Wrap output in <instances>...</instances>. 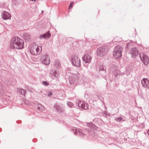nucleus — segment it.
<instances>
[{
	"label": "nucleus",
	"instance_id": "1",
	"mask_svg": "<svg viewBox=\"0 0 149 149\" xmlns=\"http://www.w3.org/2000/svg\"><path fill=\"white\" fill-rule=\"evenodd\" d=\"M24 42L20 38L18 37H13L12 38L10 44L11 48L20 49L24 47Z\"/></svg>",
	"mask_w": 149,
	"mask_h": 149
},
{
	"label": "nucleus",
	"instance_id": "2",
	"mask_svg": "<svg viewBox=\"0 0 149 149\" xmlns=\"http://www.w3.org/2000/svg\"><path fill=\"white\" fill-rule=\"evenodd\" d=\"M80 74L77 72L76 74H73L72 75L69 77V82L67 83L68 86L72 87L71 86L73 85L74 83L77 84V82L79 81Z\"/></svg>",
	"mask_w": 149,
	"mask_h": 149
},
{
	"label": "nucleus",
	"instance_id": "3",
	"mask_svg": "<svg viewBox=\"0 0 149 149\" xmlns=\"http://www.w3.org/2000/svg\"><path fill=\"white\" fill-rule=\"evenodd\" d=\"M123 49V47L120 45L116 46L113 51V57L116 59L120 58L122 56V51Z\"/></svg>",
	"mask_w": 149,
	"mask_h": 149
},
{
	"label": "nucleus",
	"instance_id": "4",
	"mask_svg": "<svg viewBox=\"0 0 149 149\" xmlns=\"http://www.w3.org/2000/svg\"><path fill=\"white\" fill-rule=\"evenodd\" d=\"M41 50V47L36 45H33L31 46L30 49L31 53L35 55L39 54Z\"/></svg>",
	"mask_w": 149,
	"mask_h": 149
},
{
	"label": "nucleus",
	"instance_id": "5",
	"mask_svg": "<svg viewBox=\"0 0 149 149\" xmlns=\"http://www.w3.org/2000/svg\"><path fill=\"white\" fill-rule=\"evenodd\" d=\"M71 63L76 67H80L81 66L80 59L78 58L77 56L76 55H73L71 58Z\"/></svg>",
	"mask_w": 149,
	"mask_h": 149
},
{
	"label": "nucleus",
	"instance_id": "6",
	"mask_svg": "<svg viewBox=\"0 0 149 149\" xmlns=\"http://www.w3.org/2000/svg\"><path fill=\"white\" fill-rule=\"evenodd\" d=\"M108 49L106 47H99L97 49V55L100 57H102L106 54Z\"/></svg>",
	"mask_w": 149,
	"mask_h": 149
},
{
	"label": "nucleus",
	"instance_id": "7",
	"mask_svg": "<svg viewBox=\"0 0 149 149\" xmlns=\"http://www.w3.org/2000/svg\"><path fill=\"white\" fill-rule=\"evenodd\" d=\"M139 57L141 61L145 65H147L149 63V58L148 56L143 53L139 54Z\"/></svg>",
	"mask_w": 149,
	"mask_h": 149
},
{
	"label": "nucleus",
	"instance_id": "8",
	"mask_svg": "<svg viewBox=\"0 0 149 149\" xmlns=\"http://www.w3.org/2000/svg\"><path fill=\"white\" fill-rule=\"evenodd\" d=\"M129 53L132 57L133 58H136L139 54L138 50L136 47L132 48L130 51Z\"/></svg>",
	"mask_w": 149,
	"mask_h": 149
},
{
	"label": "nucleus",
	"instance_id": "9",
	"mask_svg": "<svg viewBox=\"0 0 149 149\" xmlns=\"http://www.w3.org/2000/svg\"><path fill=\"white\" fill-rule=\"evenodd\" d=\"M83 61L85 63H90L92 59L91 57L90 54H86L84 55L82 57Z\"/></svg>",
	"mask_w": 149,
	"mask_h": 149
},
{
	"label": "nucleus",
	"instance_id": "10",
	"mask_svg": "<svg viewBox=\"0 0 149 149\" xmlns=\"http://www.w3.org/2000/svg\"><path fill=\"white\" fill-rule=\"evenodd\" d=\"M50 62L49 56L47 54L44 55L42 58V63L46 65H48Z\"/></svg>",
	"mask_w": 149,
	"mask_h": 149
},
{
	"label": "nucleus",
	"instance_id": "11",
	"mask_svg": "<svg viewBox=\"0 0 149 149\" xmlns=\"http://www.w3.org/2000/svg\"><path fill=\"white\" fill-rule=\"evenodd\" d=\"M73 132L75 135H78L81 137H83L84 134L81 131V130L79 129H73Z\"/></svg>",
	"mask_w": 149,
	"mask_h": 149
},
{
	"label": "nucleus",
	"instance_id": "12",
	"mask_svg": "<svg viewBox=\"0 0 149 149\" xmlns=\"http://www.w3.org/2000/svg\"><path fill=\"white\" fill-rule=\"evenodd\" d=\"M141 83L143 87L149 88V80L148 79L143 78L141 80Z\"/></svg>",
	"mask_w": 149,
	"mask_h": 149
},
{
	"label": "nucleus",
	"instance_id": "13",
	"mask_svg": "<svg viewBox=\"0 0 149 149\" xmlns=\"http://www.w3.org/2000/svg\"><path fill=\"white\" fill-rule=\"evenodd\" d=\"M2 17L4 19L6 20L10 19L11 17L10 14L7 12L3 11L2 12Z\"/></svg>",
	"mask_w": 149,
	"mask_h": 149
},
{
	"label": "nucleus",
	"instance_id": "14",
	"mask_svg": "<svg viewBox=\"0 0 149 149\" xmlns=\"http://www.w3.org/2000/svg\"><path fill=\"white\" fill-rule=\"evenodd\" d=\"M113 76H114L115 78L118 79L121 75L120 71L118 70H115L113 71Z\"/></svg>",
	"mask_w": 149,
	"mask_h": 149
},
{
	"label": "nucleus",
	"instance_id": "15",
	"mask_svg": "<svg viewBox=\"0 0 149 149\" xmlns=\"http://www.w3.org/2000/svg\"><path fill=\"white\" fill-rule=\"evenodd\" d=\"M51 36V35L49 32H47L46 33L42 35H40L39 38L40 39L42 38L47 39L49 38Z\"/></svg>",
	"mask_w": 149,
	"mask_h": 149
},
{
	"label": "nucleus",
	"instance_id": "16",
	"mask_svg": "<svg viewBox=\"0 0 149 149\" xmlns=\"http://www.w3.org/2000/svg\"><path fill=\"white\" fill-rule=\"evenodd\" d=\"M89 105L88 104H86V103L84 102H82L81 104L80 108L83 109H85L87 110L88 109Z\"/></svg>",
	"mask_w": 149,
	"mask_h": 149
},
{
	"label": "nucleus",
	"instance_id": "17",
	"mask_svg": "<svg viewBox=\"0 0 149 149\" xmlns=\"http://www.w3.org/2000/svg\"><path fill=\"white\" fill-rule=\"evenodd\" d=\"M55 67L57 68H59L61 67V65L58 60H56L54 64Z\"/></svg>",
	"mask_w": 149,
	"mask_h": 149
},
{
	"label": "nucleus",
	"instance_id": "18",
	"mask_svg": "<svg viewBox=\"0 0 149 149\" xmlns=\"http://www.w3.org/2000/svg\"><path fill=\"white\" fill-rule=\"evenodd\" d=\"M99 73L100 74V75L103 78H104L105 79V77L106 76L107 74L106 70H104L102 71H99Z\"/></svg>",
	"mask_w": 149,
	"mask_h": 149
},
{
	"label": "nucleus",
	"instance_id": "19",
	"mask_svg": "<svg viewBox=\"0 0 149 149\" xmlns=\"http://www.w3.org/2000/svg\"><path fill=\"white\" fill-rule=\"evenodd\" d=\"M24 39L27 41L31 39V37L30 35L27 33H26L24 35Z\"/></svg>",
	"mask_w": 149,
	"mask_h": 149
},
{
	"label": "nucleus",
	"instance_id": "20",
	"mask_svg": "<svg viewBox=\"0 0 149 149\" xmlns=\"http://www.w3.org/2000/svg\"><path fill=\"white\" fill-rule=\"evenodd\" d=\"M106 70L105 67L103 65L100 66L99 68V70L100 71H102Z\"/></svg>",
	"mask_w": 149,
	"mask_h": 149
},
{
	"label": "nucleus",
	"instance_id": "21",
	"mask_svg": "<svg viewBox=\"0 0 149 149\" xmlns=\"http://www.w3.org/2000/svg\"><path fill=\"white\" fill-rule=\"evenodd\" d=\"M18 90L22 94H23L24 95H25V93L26 92V90L22 88H18Z\"/></svg>",
	"mask_w": 149,
	"mask_h": 149
},
{
	"label": "nucleus",
	"instance_id": "22",
	"mask_svg": "<svg viewBox=\"0 0 149 149\" xmlns=\"http://www.w3.org/2000/svg\"><path fill=\"white\" fill-rule=\"evenodd\" d=\"M123 118L121 116L115 118V120L118 122H120L122 121Z\"/></svg>",
	"mask_w": 149,
	"mask_h": 149
},
{
	"label": "nucleus",
	"instance_id": "23",
	"mask_svg": "<svg viewBox=\"0 0 149 149\" xmlns=\"http://www.w3.org/2000/svg\"><path fill=\"white\" fill-rule=\"evenodd\" d=\"M67 105L70 107H72L73 106V104L70 102H67Z\"/></svg>",
	"mask_w": 149,
	"mask_h": 149
},
{
	"label": "nucleus",
	"instance_id": "24",
	"mask_svg": "<svg viewBox=\"0 0 149 149\" xmlns=\"http://www.w3.org/2000/svg\"><path fill=\"white\" fill-rule=\"evenodd\" d=\"M72 68L71 67H67L66 68V71L72 72Z\"/></svg>",
	"mask_w": 149,
	"mask_h": 149
},
{
	"label": "nucleus",
	"instance_id": "25",
	"mask_svg": "<svg viewBox=\"0 0 149 149\" xmlns=\"http://www.w3.org/2000/svg\"><path fill=\"white\" fill-rule=\"evenodd\" d=\"M72 74L73 73H72V72L66 71V75H67L69 77L72 75Z\"/></svg>",
	"mask_w": 149,
	"mask_h": 149
},
{
	"label": "nucleus",
	"instance_id": "26",
	"mask_svg": "<svg viewBox=\"0 0 149 149\" xmlns=\"http://www.w3.org/2000/svg\"><path fill=\"white\" fill-rule=\"evenodd\" d=\"M74 2H71L70 3V4L69 5V9H70L71 8H72L73 7L74 4Z\"/></svg>",
	"mask_w": 149,
	"mask_h": 149
},
{
	"label": "nucleus",
	"instance_id": "27",
	"mask_svg": "<svg viewBox=\"0 0 149 149\" xmlns=\"http://www.w3.org/2000/svg\"><path fill=\"white\" fill-rule=\"evenodd\" d=\"M131 45L130 43H127L125 46V48L127 49H128L130 45Z\"/></svg>",
	"mask_w": 149,
	"mask_h": 149
},
{
	"label": "nucleus",
	"instance_id": "28",
	"mask_svg": "<svg viewBox=\"0 0 149 149\" xmlns=\"http://www.w3.org/2000/svg\"><path fill=\"white\" fill-rule=\"evenodd\" d=\"M56 108L58 109V112H61L62 109H61L60 107L58 106L56 107Z\"/></svg>",
	"mask_w": 149,
	"mask_h": 149
},
{
	"label": "nucleus",
	"instance_id": "29",
	"mask_svg": "<svg viewBox=\"0 0 149 149\" xmlns=\"http://www.w3.org/2000/svg\"><path fill=\"white\" fill-rule=\"evenodd\" d=\"M82 102L81 101H79V102L78 104H77V106L78 107H80L81 105V104L82 103Z\"/></svg>",
	"mask_w": 149,
	"mask_h": 149
},
{
	"label": "nucleus",
	"instance_id": "30",
	"mask_svg": "<svg viewBox=\"0 0 149 149\" xmlns=\"http://www.w3.org/2000/svg\"><path fill=\"white\" fill-rule=\"evenodd\" d=\"M103 114L105 116L109 115V114L107 113V112L106 111H104L103 113Z\"/></svg>",
	"mask_w": 149,
	"mask_h": 149
},
{
	"label": "nucleus",
	"instance_id": "31",
	"mask_svg": "<svg viewBox=\"0 0 149 149\" xmlns=\"http://www.w3.org/2000/svg\"><path fill=\"white\" fill-rule=\"evenodd\" d=\"M43 84L45 86H47L49 85L48 83L46 81H44Z\"/></svg>",
	"mask_w": 149,
	"mask_h": 149
},
{
	"label": "nucleus",
	"instance_id": "32",
	"mask_svg": "<svg viewBox=\"0 0 149 149\" xmlns=\"http://www.w3.org/2000/svg\"><path fill=\"white\" fill-rule=\"evenodd\" d=\"M147 134L148 135H149V130H148L147 132Z\"/></svg>",
	"mask_w": 149,
	"mask_h": 149
},
{
	"label": "nucleus",
	"instance_id": "33",
	"mask_svg": "<svg viewBox=\"0 0 149 149\" xmlns=\"http://www.w3.org/2000/svg\"><path fill=\"white\" fill-rule=\"evenodd\" d=\"M52 95V94L50 93L48 95Z\"/></svg>",
	"mask_w": 149,
	"mask_h": 149
},
{
	"label": "nucleus",
	"instance_id": "34",
	"mask_svg": "<svg viewBox=\"0 0 149 149\" xmlns=\"http://www.w3.org/2000/svg\"><path fill=\"white\" fill-rule=\"evenodd\" d=\"M91 126L92 125H94V126H95V125L94 124H91Z\"/></svg>",
	"mask_w": 149,
	"mask_h": 149
}]
</instances>
